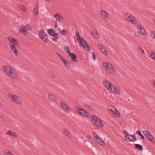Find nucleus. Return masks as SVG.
I'll return each mask as SVG.
<instances>
[{
	"label": "nucleus",
	"mask_w": 155,
	"mask_h": 155,
	"mask_svg": "<svg viewBox=\"0 0 155 155\" xmlns=\"http://www.w3.org/2000/svg\"><path fill=\"white\" fill-rule=\"evenodd\" d=\"M104 84L106 88L109 91L112 92V91L114 90V89H113L114 87H115L113 84L110 82L106 80L104 81Z\"/></svg>",
	"instance_id": "obj_1"
},
{
	"label": "nucleus",
	"mask_w": 155,
	"mask_h": 155,
	"mask_svg": "<svg viewBox=\"0 0 155 155\" xmlns=\"http://www.w3.org/2000/svg\"><path fill=\"white\" fill-rule=\"evenodd\" d=\"M90 118L91 119L92 121L93 124L97 126V121L101 120L99 117H97L95 115H93L90 116Z\"/></svg>",
	"instance_id": "obj_2"
},
{
	"label": "nucleus",
	"mask_w": 155,
	"mask_h": 155,
	"mask_svg": "<svg viewBox=\"0 0 155 155\" xmlns=\"http://www.w3.org/2000/svg\"><path fill=\"white\" fill-rule=\"evenodd\" d=\"M9 95L10 97L12 98V99L15 102L18 104L20 103V99L17 96L15 95H14L12 94H9Z\"/></svg>",
	"instance_id": "obj_3"
},
{
	"label": "nucleus",
	"mask_w": 155,
	"mask_h": 155,
	"mask_svg": "<svg viewBox=\"0 0 155 155\" xmlns=\"http://www.w3.org/2000/svg\"><path fill=\"white\" fill-rule=\"evenodd\" d=\"M127 19L128 21L132 22V23L134 24H136L137 21L133 15L131 14H129V15H128L127 18H126Z\"/></svg>",
	"instance_id": "obj_4"
},
{
	"label": "nucleus",
	"mask_w": 155,
	"mask_h": 155,
	"mask_svg": "<svg viewBox=\"0 0 155 155\" xmlns=\"http://www.w3.org/2000/svg\"><path fill=\"white\" fill-rule=\"evenodd\" d=\"M80 43L81 44H79V45L80 46H81L82 45L84 48H85L86 47H87V50L88 51H90L91 48H89V47L88 46L89 45H87L86 41L84 40V41H82V42L81 41V42H80L79 43Z\"/></svg>",
	"instance_id": "obj_5"
},
{
	"label": "nucleus",
	"mask_w": 155,
	"mask_h": 155,
	"mask_svg": "<svg viewBox=\"0 0 155 155\" xmlns=\"http://www.w3.org/2000/svg\"><path fill=\"white\" fill-rule=\"evenodd\" d=\"M75 37L79 43H80V42H81V41L82 42V41H84V39L82 37H80V36L79 33L78 31L76 32Z\"/></svg>",
	"instance_id": "obj_6"
},
{
	"label": "nucleus",
	"mask_w": 155,
	"mask_h": 155,
	"mask_svg": "<svg viewBox=\"0 0 155 155\" xmlns=\"http://www.w3.org/2000/svg\"><path fill=\"white\" fill-rule=\"evenodd\" d=\"M61 108L63 109H64L66 112H69L68 110V109L69 108V107L65 103L61 102Z\"/></svg>",
	"instance_id": "obj_7"
},
{
	"label": "nucleus",
	"mask_w": 155,
	"mask_h": 155,
	"mask_svg": "<svg viewBox=\"0 0 155 155\" xmlns=\"http://www.w3.org/2000/svg\"><path fill=\"white\" fill-rule=\"evenodd\" d=\"M8 75L12 78H16L18 77V76L16 74V72L14 71H11V72L8 73Z\"/></svg>",
	"instance_id": "obj_8"
},
{
	"label": "nucleus",
	"mask_w": 155,
	"mask_h": 155,
	"mask_svg": "<svg viewBox=\"0 0 155 155\" xmlns=\"http://www.w3.org/2000/svg\"><path fill=\"white\" fill-rule=\"evenodd\" d=\"M40 38L43 41L47 43L48 41L47 35H46L44 33H43V34H42L40 35Z\"/></svg>",
	"instance_id": "obj_9"
},
{
	"label": "nucleus",
	"mask_w": 155,
	"mask_h": 155,
	"mask_svg": "<svg viewBox=\"0 0 155 155\" xmlns=\"http://www.w3.org/2000/svg\"><path fill=\"white\" fill-rule=\"evenodd\" d=\"M69 56H70L72 60L74 62L77 61V57L73 52H71L68 54Z\"/></svg>",
	"instance_id": "obj_10"
},
{
	"label": "nucleus",
	"mask_w": 155,
	"mask_h": 155,
	"mask_svg": "<svg viewBox=\"0 0 155 155\" xmlns=\"http://www.w3.org/2000/svg\"><path fill=\"white\" fill-rule=\"evenodd\" d=\"M138 29L139 30V33H141L144 35H147V34L145 32V28L144 27H142L141 25H140V27Z\"/></svg>",
	"instance_id": "obj_11"
},
{
	"label": "nucleus",
	"mask_w": 155,
	"mask_h": 155,
	"mask_svg": "<svg viewBox=\"0 0 155 155\" xmlns=\"http://www.w3.org/2000/svg\"><path fill=\"white\" fill-rule=\"evenodd\" d=\"M3 70H4L5 71L6 73L8 75V73H9L11 72V68L10 67L8 66V68H7V66H4L3 67Z\"/></svg>",
	"instance_id": "obj_12"
},
{
	"label": "nucleus",
	"mask_w": 155,
	"mask_h": 155,
	"mask_svg": "<svg viewBox=\"0 0 155 155\" xmlns=\"http://www.w3.org/2000/svg\"><path fill=\"white\" fill-rule=\"evenodd\" d=\"M95 140L99 144L103 146L105 145L104 141L102 139L101 137H99L97 139H95Z\"/></svg>",
	"instance_id": "obj_13"
},
{
	"label": "nucleus",
	"mask_w": 155,
	"mask_h": 155,
	"mask_svg": "<svg viewBox=\"0 0 155 155\" xmlns=\"http://www.w3.org/2000/svg\"><path fill=\"white\" fill-rule=\"evenodd\" d=\"M11 50L14 53L15 55L17 56L18 55V50L15 46H12V47L11 48Z\"/></svg>",
	"instance_id": "obj_14"
},
{
	"label": "nucleus",
	"mask_w": 155,
	"mask_h": 155,
	"mask_svg": "<svg viewBox=\"0 0 155 155\" xmlns=\"http://www.w3.org/2000/svg\"><path fill=\"white\" fill-rule=\"evenodd\" d=\"M148 134H147V137H146L152 143L154 142V140L153 139V136L150 134L149 132H148Z\"/></svg>",
	"instance_id": "obj_15"
},
{
	"label": "nucleus",
	"mask_w": 155,
	"mask_h": 155,
	"mask_svg": "<svg viewBox=\"0 0 155 155\" xmlns=\"http://www.w3.org/2000/svg\"><path fill=\"white\" fill-rule=\"evenodd\" d=\"M134 145L135 148L138 149L139 151L143 150V147L142 145L139 144H134Z\"/></svg>",
	"instance_id": "obj_16"
},
{
	"label": "nucleus",
	"mask_w": 155,
	"mask_h": 155,
	"mask_svg": "<svg viewBox=\"0 0 155 155\" xmlns=\"http://www.w3.org/2000/svg\"><path fill=\"white\" fill-rule=\"evenodd\" d=\"M48 97L49 98L50 100L52 101H54L56 100V97L54 95H53L51 94H48Z\"/></svg>",
	"instance_id": "obj_17"
},
{
	"label": "nucleus",
	"mask_w": 155,
	"mask_h": 155,
	"mask_svg": "<svg viewBox=\"0 0 155 155\" xmlns=\"http://www.w3.org/2000/svg\"><path fill=\"white\" fill-rule=\"evenodd\" d=\"M7 134L10 136H12L14 137H16L17 136L16 132H13L11 130H9L7 132Z\"/></svg>",
	"instance_id": "obj_18"
},
{
	"label": "nucleus",
	"mask_w": 155,
	"mask_h": 155,
	"mask_svg": "<svg viewBox=\"0 0 155 155\" xmlns=\"http://www.w3.org/2000/svg\"><path fill=\"white\" fill-rule=\"evenodd\" d=\"M63 133L65 136H68L69 137H71V133H70L67 130L64 129L63 130Z\"/></svg>",
	"instance_id": "obj_19"
},
{
	"label": "nucleus",
	"mask_w": 155,
	"mask_h": 155,
	"mask_svg": "<svg viewBox=\"0 0 155 155\" xmlns=\"http://www.w3.org/2000/svg\"><path fill=\"white\" fill-rule=\"evenodd\" d=\"M101 49L102 52L103 53H104L106 55H108V53L107 52L106 49L104 46L102 45H101Z\"/></svg>",
	"instance_id": "obj_20"
},
{
	"label": "nucleus",
	"mask_w": 155,
	"mask_h": 155,
	"mask_svg": "<svg viewBox=\"0 0 155 155\" xmlns=\"http://www.w3.org/2000/svg\"><path fill=\"white\" fill-rule=\"evenodd\" d=\"M61 61L65 66L67 67L70 66V65L68 62L64 58Z\"/></svg>",
	"instance_id": "obj_21"
},
{
	"label": "nucleus",
	"mask_w": 155,
	"mask_h": 155,
	"mask_svg": "<svg viewBox=\"0 0 155 155\" xmlns=\"http://www.w3.org/2000/svg\"><path fill=\"white\" fill-rule=\"evenodd\" d=\"M101 15L103 18H105L106 17L108 16L107 13L105 11H101Z\"/></svg>",
	"instance_id": "obj_22"
},
{
	"label": "nucleus",
	"mask_w": 155,
	"mask_h": 155,
	"mask_svg": "<svg viewBox=\"0 0 155 155\" xmlns=\"http://www.w3.org/2000/svg\"><path fill=\"white\" fill-rule=\"evenodd\" d=\"M48 33L52 36L53 33L55 31L53 29H48L47 30Z\"/></svg>",
	"instance_id": "obj_23"
},
{
	"label": "nucleus",
	"mask_w": 155,
	"mask_h": 155,
	"mask_svg": "<svg viewBox=\"0 0 155 155\" xmlns=\"http://www.w3.org/2000/svg\"><path fill=\"white\" fill-rule=\"evenodd\" d=\"M54 18L59 21H61V18H62V16L58 14H56L54 15Z\"/></svg>",
	"instance_id": "obj_24"
},
{
	"label": "nucleus",
	"mask_w": 155,
	"mask_h": 155,
	"mask_svg": "<svg viewBox=\"0 0 155 155\" xmlns=\"http://www.w3.org/2000/svg\"><path fill=\"white\" fill-rule=\"evenodd\" d=\"M113 89H114V90L112 91L113 93H116L117 94H119L120 93V91L117 89L116 87H114Z\"/></svg>",
	"instance_id": "obj_25"
},
{
	"label": "nucleus",
	"mask_w": 155,
	"mask_h": 155,
	"mask_svg": "<svg viewBox=\"0 0 155 155\" xmlns=\"http://www.w3.org/2000/svg\"><path fill=\"white\" fill-rule=\"evenodd\" d=\"M85 108L87 110H92L93 109V107L88 105L85 104L84 106Z\"/></svg>",
	"instance_id": "obj_26"
},
{
	"label": "nucleus",
	"mask_w": 155,
	"mask_h": 155,
	"mask_svg": "<svg viewBox=\"0 0 155 155\" xmlns=\"http://www.w3.org/2000/svg\"><path fill=\"white\" fill-rule=\"evenodd\" d=\"M99 122L97 121V126L99 127H101L103 126V121L101 120V121H99Z\"/></svg>",
	"instance_id": "obj_27"
},
{
	"label": "nucleus",
	"mask_w": 155,
	"mask_h": 155,
	"mask_svg": "<svg viewBox=\"0 0 155 155\" xmlns=\"http://www.w3.org/2000/svg\"><path fill=\"white\" fill-rule=\"evenodd\" d=\"M99 122L97 121V126L99 127H101L103 126V121L101 120V121H99Z\"/></svg>",
	"instance_id": "obj_28"
},
{
	"label": "nucleus",
	"mask_w": 155,
	"mask_h": 155,
	"mask_svg": "<svg viewBox=\"0 0 155 155\" xmlns=\"http://www.w3.org/2000/svg\"><path fill=\"white\" fill-rule=\"evenodd\" d=\"M115 113H114L113 115H115L116 117H118L120 116V113L116 108H115Z\"/></svg>",
	"instance_id": "obj_29"
},
{
	"label": "nucleus",
	"mask_w": 155,
	"mask_h": 155,
	"mask_svg": "<svg viewBox=\"0 0 155 155\" xmlns=\"http://www.w3.org/2000/svg\"><path fill=\"white\" fill-rule=\"evenodd\" d=\"M12 43L13 44V46H17L19 45V43L18 41L17 40V39H14V41Z\"/></svg>",
	"instance_id": "obj_30"
},
{
	"label": "nucleus",
	"mask_w": 155,
	"mask_h": 155,
	"mask_svg": "<svg viewBox=\"0 0 155 155\" xmlns=\"http://www.w3.org/2000/svg\"><path fill=\"white\" fill-rule=\"evenodd\" d=\"M136 133L140 135L141 138L142 139H144L145 137L141 133V132L140 131L137 130L136 132Z\"/></svg>",
	"instance_id": "obj_31"
},
{
	"label": "nucleus",
	"mask_w": 155,
	"mask_h": 155,
	"mask_svg": "<svg viewBox=\"0 0 155 155\" xmlns=\"http://www.w3.org/2000/svg\"><path fill=\"white\" fill-rule=\"evenodd\" d=\"M64 49L66 52L68 54L71 53L70 51H69V47L68 46H66L64 48Z\"/></svg>",
	"instance_id": "obj_32"
},
{
	"label": "nucleus",
	"mask_w": 155,
	"mask_h": 155,
	"mask_svg": "<svg viewBox=\"0 0 155 155\" xmlns=\"http://www.w3.org/2000/svg\"><path fill=\"white\" fill-rule=\"evenodd\" d=\"M82 116L84 117H88L89 116L88 113L86 110H84L83 111Z\"/></svg>",
	"instance_id": "obj_33"
},
{
	"label": "nucleus",
	"mask_w": 155,
	"mask_h": 155,
	"mask_svg": "<svg viewBox=\"0 0 155 155\" xmlns=\"http://www.w3.org/2000/svg\"><path fill=\"white\" fill-rule=\"evenodd\" d=\"M112 66H109L108 65V66H107L106 67L105 69L108 72H110L111 71V67Z\"/></svg>",
	"instance_id": "obj_34"
},
{
	"label": "nucleus",
	"mask_w": 155,
	"mask_h": 155,
	"mask_svg": "<svg viewBox=\"0 0 155 155\" xmlns=\"http://www.w3.org/2000/svg\"><path fill=\"white\" fill-rule=\"evenodd\" d=\"M93 134L94 136V138L95 140V139H97L100 137H99L98 135L96 133L94 132H93Z\"/></svg>",
	"instance_id": "obj_35"
},
{
	"label": "nucleus",
	"mask_w": 155,
	"mask_h": 155,
	"mask_svg": "<svg viewBox=\"0 0 155 155\" xmlns=\"http://www.w3.org/2000/svg\"><path fill=\"white\" fill-rule=\"evenodd\" d=\"M108 65L110 66H112V65L111 64H109L108 63L104 62L103 63V66L105 68H106V67L107 66H108Z\"/></svg>",
	"instance_id": "obj_36"
},
{
	"label": "nucleus",
	"mask_w": 155,
	"mask_h": 155,
	"mask_svg": "<svg viewBox=\"0 0 155 155\" xmlns=\"http://www.w3.org/2000/svg\"><path fill=\"white\" fill-rule=\"evenodd\" d=\"M149 54L150 55L149 56L150 57L153 59L155 57V53L154 52H152L150 54H149Z\"/></svg>",
	"instance_id": "obj_37"
},
{
	"label": "nucleus",
	"mask_w": 155,
	"mask_h": 155,
	"mask_svg": "<svg viewBox=\"0 0 155 155\" xmlns=\"http://www.w3.org/2000/svg\"><path fill=\"white\" fill-rule=\"evenodd\" d=\"M19 7L20 8L21 10H22L23 11H25V10H26L25 7L24 5H19Z\"/></svg>",
	"instance_id": "obj_38"
},
{
	"label": "nucleus",
	"mask_w": 155,
	"mask_h": 155,
	"mask_svg": "<svg viewBox=\"0 0 155 155\" xmlns=\"http://www.w3.org/2000/svg\"><path fill=\"white\" fill-rule=\"evenodd\" d=\"M130 137L133 138V139H132V141H134L137 140V138L134 135V134L133 135L130 134Z\"/></svg>",
	"instance_id": "obj_39"
},
{
	"label": "nucleus",
	"mask_w": 155,
	"mask_h": 155,
	"mask_svg": "<svg viewBox=\"0 0 155 155\" xmlns=\"http://www.w3.org/2000/svg\"><path fill=\"white\" fill-rule=\"evenodd\" d=\"M23 34H24L25 36L28 37L29 35V34L25 30H21Z\"/></svg>",
	"instance_id": "obj_40"
},
{
	"label": "nucleus",
	"mask_w": 155,
	"mask_h": 155,
	"mask_svg": "<svg viewBox=\"0 0 155 155\" xmlns=\"http://www.w3.org/2000/svg\"><path fill=\"white\" fill-rule=\"evenodd\" d=\"M74 109L76 110L77 111L78 113L80 112V110H81L82 108H80L78 106H75Z\"/></svg>",
	"instance_id": "obj_41"
},
{
	"label": "nucleus",
	"mask_w": 155,
	"mask_h": 155,
	"mask_svg": "<svg viewBox=\"0 0 155 155\" xmlns=\"http://www.w3.org/2000/svg\"><path fill=\"white\" fill-rule=\"evenodd\" d=\"M138 49V50L141 51V52L143 54L144 53V51L142 49V48H141V47L140 46H138L137 47Z\"/></svg>",
	"instance_id": "obj_42"
},
{
	"label": "nucleus",
	"mask_w": 155,
	"mask_h": 155,
	"mask_svg": "<svg viewBox=\"0 0 155 155\" xmlns=\"http://www.w3.org/2000/svg\"><path fill=\"white\" fill-rule=\"evenodd\" d=\"M34 12H35V15H37L38 14V7L37 6V8L36 9V7L35 8L34 10Z\"/></svg>",
	"instance_id": "obj_43"
},
{
	"label": "nucleus",
	"mask_w": 155,
	"mask_h": 155,
	"mask_svg": "<svg viewBox=\"0 0 155 155\" xmlns=\"http://www.w3.org/2000/svg\"><path fill=\"white\" fill-rule=\"evenodd\" d=\"M4 153L5 155H10L12 154V153L9 152L7 150H5L4 151Z\"/></svg>",
	"instance_id": "obj_44"
},
{
	"label": "nucleus",
	"mask_w": 155,
	"mask_h": 155,
	"mask_svg": "<svg viewBox=\"0 0 155 155\" xmlns=\"http://www.w3.org/2000/svg\"><path fill=\"white\" fill-rule=\"evenodd\" d=\"M26 26H22L21 28V29L19 30V31L20 32H22V30H26Z\"/></svg>",
	"instance_id": "obj_45"
},
{
	"label": "nucleus",
	"mask_w": 155,
	"mask_h": 155,
	"mask_svg": "<svg viewBox=\"0 0 155 155\" xmlns=\"http://www.w3.org/2000/svg\"><path fill=\"white\" fill-rule=\"evenodd\" d=\"M12 43L14 41V39H15V38H12L11 37H9L7 38Z\"/></svg>",
	"instance_id": "obj_46"
},
{
	"label": "nucleus",
	"mask_w": 155,
	"mask_h": 155,
	"mask_svg": "<svg viewBox=\"0 0 155 155\" xmlns=\"http://www.w3.org/2000/svg\"><path fill=\"white\" fill-rule=\"evenodd\" d=\"M31 29V28L30 26L28 25L27 24L26 25V30L27 31H29Z\"/></svg>",
	"instance_id": "obj_47"
},
{
	"label": "nucleus",
	"mask_w": 155,
	"mask_h": 155,
	"mask_svg": "<svg viewBox=\"0 0 155 155\" xmlns=\"http://www.w3.org/2000/svg\"><path fill=\"white\" fill-rule=\"evenodd\" d=\"M108 111L110 112V113L111 114H113L114 113H115V111L114 110L111 109H108Z\"/></svg>",
	"instance_id": "obj_48"
},
{
	"label": "nucleus",
	"mask_w": 155,
	"mask_h": 155,
	"mask_svg": "<svg viewBox=\"0 0 155 155\" xmlns=\"http://www.w3.org/2000/svg\"><path fill=\"white\" fill-rule=\"evenodd\" d=\"M43 33H44V32L43 30L42 29H40L39 31L38 34L39 37H40V36L42 34H43Z\"/></svg>",
	"instance_id": "obj_49"
},
{
	"label": "nucleus",
	"mask_w": 155,
	"mask_h": 155,
	"mask_svg": "<svg viewBox=\"0 0 155 155\" xmlns=\"http://www.w3.org/2000/svg\"><path fill=\"white\" fill-rule=\"evenodd\" d=\"M151 35L152 37H154V38L155 39V31H152L151 33Z\"/></svg>",
	"instance_id": "obj_50"
},
{
	"label": "nucleus",
	"mask_w": 155,
	"mask_h": 155,
	"mask_svg": "<svg viewBox=\"0 0 155 155\" xmlns=\"http://www.w3.org/2000/svg\"><path fill=\"white\" fill-rule=\"evenodd\" d=\"M67 33V32L65 30H62L61 31V34L63 35H65Z\"/></svg>",
	"instance_id": "obj_51"
},
{
	"label": "nucleus",
	"mask_w": 155,
	"mask_h": 155,
	"mask_svg": "<svg viewBox=\"0 0 155 155\" xmlns=\"http://www.w3.org/2000/svg\"><path fill=\"white\" fill-rule=\"evenodd\" d=\"M59 38L58 36H56L55 38H53L52 40L55 42H57V39Z\"/></svg>",
	"instance_id": "obj_52"
},
{
	"label": "nucleus",
	"mask_w": 155,
	"mask_h": 155,
	"mask_svg": "<svg viewBox=\"0 0 155 155\" xmlns=\"http://www.w3.org/2000/svg\"><path fill=\"white\" fill-rule=\"evenodd\" d=\"M57 55L58 56L59 58H60L61 60H62L63 59H64V58L63 57H62L59 54H58V53H57Z\"/></svg>",
	"instance_id": "obj_53"
},
{
	"label": "nucleus",
	"mask_w": 155,
	"mask_h": 155,
	"mask_svg": "<svg viewBox=\"0 0 155 155\" xmlns=\"http://www.w3.org/2000/svg\"><path fill=\"white\" fill-rule=\"evenodd\" d=\"M148 131H147L146 130L144 131L143 132V133L146 137H147V134H148Z\"/></svg>",
	"instance_id": "obj_54"
},
{
	"label": "nucleus",
	"mask_w": 155,
	"mask_h": 155,
	"mask_svg": "<svg viewBox=\"0 0 155 155\" xmlns=\"http://www.w3.org/2000/svg\"><path fill=\"white\" fill-rule=\"evenodd\" d=\"M84 110L82 109L81 110H80V112L78 113L79 114H81V115H82V114L83 113V111H84Z\"/></svg>",
	"instance_id": "obj_55"
},
{
	"label": "nucleus",
	"mask_w": 155,
	"mask_h": 155,
	"mask_svg": "<svg viewBox=\"0 0 155 155\" xmlns=\"http://www.w3.org/2000/svg\"><path fill=\"white\" fill-rule=\"evenodd\" d=\"M58 35V33H55L54 32V33L52 36L54 37H56V36H57V35Z\"/></svg>",
	"instance_id": "obj_56"
},
{
	"label": "nucleus",
	"mask_w": 155,
	"mask_h": 155,
	"mask_svg": "<svg viewBox=\"0 0 155 155\" xmlns=\"http://www.w3.org/2000/svg\"><path fill=\"white\" fill-rule=\"evenodd\" d=\"M92 58L94 60H95L96 59V57L95 54L94 53H92Z\"/></svg>",
	"instance_id": "obj_57"
},
{
	"label": "nucleus",
	"mask_w": 155,
	"mask_h": 155,
	"mask_svg": "<svg viewBox=\"0 0 155 155\" xmlns=\"http://www.w3.org/2000/svg\"><path fill=\"white\" fill-rule=\"evenodd\" d=\"M130 134H129V133H127V134H126V136H125V138H126V139H127L128 137H127V136H129V137H130Z\"/></svg>",
	"instance_id": "obj_58"
},
{
	"label": "nucleus",
	"mask_w": 155,
	"mask_h": 155,
	"mask_svg": "<svg viewBox=\"0 0 155 155\" xmlns=\"http://www.w3.org/2000/svg\"><path fill=\"white\" fill-rule=\"evenodd\" d=\"M50 73H51L50 75L51 76L53 77V78H54L55 77L54 74V73H53L51 72Z\"/></svg>",
	"instance_id": "obj_59"
},
{
	"label": "nucleus",
	"mask_w": 155,
	"mask_h": 155,
	"mask_svg": "<svg viewBox=\"0 0 155 155\" xmlns=\"http://www.w3.org/2000/svg\"><path fill=\"white\" fill-rule=\"evenodd\" d=\"M95 34L97 35V36H96L95 37L97 38H99V35L98 34V33L97 31H95Z\"/></svg>",
	"instance_id": "obj_60"
},
{
	"label": "nucleus",
	"mask_w": 155,
	"mask_h": 155,
	"mask_svg": "<svg viewBox=\"0 0 155 155\" xmlns=\"http://www.w3.org/2000/svg\"><path fill=\"white\" fill-rule=\"evenodd\" d=\"M54 26L55 28H57V27L58 26V25H57V21H56V22H54Z\"/></svg>",
	"instance_id": "obj_61"
},
{
	"label": "nucleus",
	"mask_w": 155,
	"mask_h": 155,
	"mask_svg": "<svg viewBox=\"0 0 155 155\" xmlns=\"http://www.w3.org/2000/svg\"><path fill=\"white\" fill-rule=\"evenodd\" d=\"M127 139H128L129 141H132V138H130L129 136L128 137Z\"/></svg>",
	"instance_id": "obj_62"
},
{
	"label": "nucleus",
	"mask_w": 155,
	"mask_h": 155,
	"mask_svg": "<svg viewBox=\"0 0 155 155\" xmlns=\"http://www.w3.org/2000/svg\"><path fill=\"white\" fill-rule=\"evenodd\" d=\"M127 133L128 132L126 130H124L123 132V133L124 135L127 134Z\"/></svg>",
	"instance_id": "obj_63"
},
{
	"label": "nucleus",
	"mask_w": 155,
	"mask_h": 155,
	"mask_svg": "<svg viewBox=\"0 0 155 155\" xmlns=\"http://www.w3.org/2000/svg\"><path fill=\"white\" fill-rule=\"evenodd\" d=\"M87 144L89 146H91V144H92L91 143L87 142Z\"/></svg>",
	"instance_id": "obj_64"
}]
</instances>
